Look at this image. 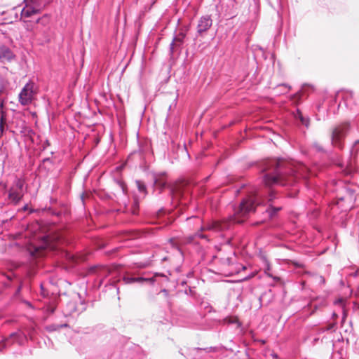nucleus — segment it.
<instances>
[{
    "instance_id": "16",
    "label": "nucleus",
    "mask_w": 359,
    "mask_h": 359,
    "mask_svg": "<svg viewBox=\"0 0 359 359\" xmlns=\"http://www.w3.org/2000/svg\"><path fill=\"white\" fill-rule=\"evenodd\" d=\"M136 185L140 192L142 193L144 195L147 194V188L145 184L140 180L136 181Z\"/></svg>"
},
{
    "instance_id": "1",
    "label": "nucleus",
    "mask_w": 359,
    "mask_h": 359,
    "mask_svg": "<svg viewBox=\"0 0 359 359\" xmlns=\"http://www.w3.org/2000/svg\"><path fill=\"white\" fill-rule=\"evenodd\" d=\"M276 194L269 189L267 190V196L263 198V195L257 190H253L247 198H244L240 203V205L235 209L233 215V222L237 223L243 222L249 215L255 211L257 205H261L265 202L269 203L266 210L269 218L274 217L277 212L282 209L280 205H276Z\"/></svg>"
},
{
    "instance_id": "3",
    "label": "nucleus",
    "mask_w": 359,
    "mask_h": 359,
    "mask_svg": "<svg viewBox=\"0 0 359 359\" xmlns=\"http://www.w3.org/2000/svg\"><path fill=\"white\" fill-rule=\"evenodd\" d=\"M37 90L35 83L33 81H29L21 90L18 95V100L21 105L27 106L32 103Z\"/></svg>"
},
{
    "instance_id": "8",
    "label": "nucleus",
    "mask_w": 359,
    "mask_h": 359,
    "mask_svg": "<svg viewBox=\"0 0 359 359\" xmlns=\"http://www.w3.org/2000/svg\"><path fill=\"white\" fill-rule=\"evenodd\" d=\"M15 57L13 50L6 45L0 46V62L2 63L11 62Z\"/></svg>"
},
{
    "instance_id": "18",
    "label": "nucleus",
    "mask_w": 359,
    "mask_h": 359,
    "mask_svg": "<svg viewBox=\"0 0 359 359\" xmlns=\"http://www.w3.org/2000/svg\"><path fill=\"white\" fill-rule=\"evenodd\" d=\"M312 147L317 151H319V152H325V149H323V147H322V145H320L318 142H313V144H312Z\"/></svg>"
},
{
    "instance_id": "19",
    "label": "nucleus",
    "mask_w": 359,
    "mask_h": 359,
    "mask_svg": "<svg viewBox=\"0 0 359 359\" xmlns=\"http://www.w3.org/2000/svg\"><path fill=\"white\" fill-rule=\"evenodd\" d=\"M300 98H301V93H297L292 96L291 100L294 103H297L299 102V100H300Z\"/></svg>"
},
{
    "instance_id": "27",
    "label": "nucleus",
    "mask_w": 359,
    "mask_h": 359,
    "mask_svg": "<svg viewBox=\"0 0 359 359\" xmlns=\"http://www.w3.org/2000/svg\"><path fill=\"white\" fill-rule=\"evenodd\" d=\"M231 323H238V326L241 325L237 319H234L233 320L231 321Z\"/></svg>"
},
{
    "instance_id": "17",
    "label": "nucleus",
    "mask_w": 359,
    "mask_h": 359,
    "mask_svg": "<svg viewBox=\"0 0 359 359\" xmlns=\"http://www.w3.org/2000/svg\"><path fill=\"white\" fill-rule=\"evenodd\" d=\"M172 197L175 200H182L184 195L180 190H172Z\"/></svg>"
},
{
    "instance_id": "4",
    "label": "nucleus",
    "mask_w": 359,
    "mask_h": 359,
    "mask_svg": "<svg viewBox=\"0 0 359 359\" xmlns=\"http://www.w3.org/2000/svg\"><path fill=\"white\" fill-rule=\"evenodd\" d=\"M25 182L22 179L17 178L8 190V199L13 205H17L24 196Z\"/></svg>"
},
{
    "instance_id": "14",
    "label": "nucleus",
    "mask_w": 359,
    "mask_h": 359,
    "mask_svg": "<svg viewBox=\"0 0 359 359\" xmlns=\"http://www.w3.org/2000/svg\"><path fill=\"white\" fill-rule=\"evenodd\" d=\"M67 327H68V324H67V323H63V324H52V325H47L46 327V330L48 332H54V331L59 330L61 328Z\"/></svg>"
},
{
    "instance_id": "26",
    "label": "nucleus",
    "mask_w": 359,
    "mask_h": 359,
    "mask_svg": "<svg viewBox=\"0 0 359 359\" xmlns=\"http://www.w3.org/2000/svg\"><path fill=\"white\" fill-rule=\"evenodd\" d=\"M196 236H198V237H200V238H205V236H204V235H203V234H202L201 233H200V232H197V233H196Z\"/></svg>"
},
{
    "instance_id": "13",
    "label": "nucleus",
    "mask_w": 359,
    "mask_h": 359,
    "mask_svg": "<svg viewBox=\"0 0 359 359\" xmlns=\"http://www.w3.org/2000/svg\"><path fill=\"white\" fill-rule=\"evenodd\" d=\"M147 280H148V279L142 278V277L135 278V277L124 276L123 278V281L124 282L125 284H132L134 283H143L144 281H147Z\"/></svg>"
},
{
    "instance_id": "30",
    "label": "nucleus",
    "mask_w": 359,
    "mask_h": 359,
    "mask_svg": "<svg viewBox=\"0 0 359 359\" xmlns=\"http://www.w3.org/2000/svg\"><path fill=\"white\" fill-rule=\"evenodd\" d=\"M41 289L42 290L43 295H45L44 292H43V287L42 285H41Z\"/></svg>"
},
{
    "instance_id": "22",
    "label": "nucleus",
    "mask_w": 359,
    "mask_h": 359,
    "mask_svg": "<svg viewBox=\"0 0 359 359\" xmlns=\"http://www.w3.org/2000/svg\"><path fill=\"white\" fill-rule=\"evenodd\" d=\"M118 184L119 187L121 189L122 191H123V193H125V191H126V187H125V184H124V183H123V182L118 181Z\"/></svg>"
},
{
    "instance_id": "23",
    "label": "nucleus",
    "mask_w": 359,
    "mask_h": 359,
    "mask_svg": "<svg viewBox=\"0 0 359 359\" xmlns=\"http://www.w3.org/2000/svg\"><path fill=\"white\" fill-rule=\"evenodd\" d=\"M352 275H353L354 277H358V276H359V267L357 269V270H356L355 272H353V273H352Z\"/></svg>"
},
{
    "instance_id": "33",
    "label": "nucleus",
    "mask_w": 359,
    "mask_h": 359,
    "mask_svg": "<svg viewBox=\"0 0 359 359\" xmlns=\"http://www.w3.org/2000/svg\"><path fill=\"white\" fill-rule=\"evenodd\" d=\"M36 252L38 253L39 255H41V253L39 251V249H36Z\"/></svg>"
},
{
    "instance_id": "20",
    "label": "nucleus",
    "mask_w": 359,
    "mask_h": 359,
    "mask_svg": "<svg viewBox=\"0 0 359 359\" xmlns=\"http://www.w3.org/2000/svg\"><path fill=\"white\" fill-rule=\"evenodd\" d=\"M55 309H56L55 306H54V305H49V306H47V307H46V311L48 313L51 314V313H54Z\"/></svg>"
},
{
    "instance_id": "5",
    "label": "nucleus",
    "mask_w": 359,
    "mask_h": 359,
    "mask_svg": "<svg viewBox=\"0 0 359 359\" xmlns=\"http://www.w3.org/2000/svg\"><path fill=\"white\" fill-rule=\"evenodd\" d=\"M349 126L347 123H344L335 127L331 135V143L333 147L339 149L344 147V140L348 130Z\"/></svg>"
},
{
    "instance_id": "12",
    "label": "nucleus",
    "mask_w": 359,
    "mask_h": 359,
    "mask_svg": "<svg viewBox=\"0 0 359 359\" xmlns=\"http://www.w3.org/2000/svg\"><path fill=\"white\" fill-rule=\"evenodd\" d=\"M167 182L165 180V174L161 173L154 176V186L159 189V194L166 187Z\"/></svg>"
},
{
    "instance_id": "7",
    "label": "nucleus",
    "mask_w": 359,
    "mask_h": 359,
    "mask_svg": "<svg viewBox=\"0 0 359 359\" xmlns=\"http://www.w3.org/2000/svg\"><path fill=\"white\" fill-rule=\"evenodd\" d=\"M212 25V20L209 15L200 18L197 25V33L199 36H203Z\"/></svg>"
},
{
    "instance_id": "21",
    "label": "nucleus",
    "mask_w": 359,
    "mask_h": 359,
    "mask_svg": "<svg viewBox=\"0 0 359 359\" xmlns=\"http://www.w3.org/2000/svg\"><path fill=\"white\" fill-rule=\"evenodd\" d=\"M278 87H283L285 89V90L283 91L282 93H287L290 90V86H287V84H280L278 86Z\"/></svg>"
},
{
    "instance_id": "9",
    "label": "nucleus",
    "mask_w": 359,
    "mask_h": 359,
    "mask_svg": "<svg viewBox=\"0 0 359 359\" xmlns=\"http://www.w3.org/2000/svg\"><path fill=\"white\" fill-rule=\"evenodd\" d=\"M9 339H12V343H18L20 345H22L26 339V337L23 332L21 331H18L15 332H13L10 334L9 338H7L4 341L3 344L1 345L0 350H2L6 347V342L8 341Z\"/></svg>"
},
{
    "instance_id": "24",
    "label": "nucleus",
    "mask_w": 359,
    "mask_h": 359,
    "mask_svg": "<svg viewBox=\"0 0 359 359\" xmlns=\"http://www.w3.org/2000/svg\"><path fill=\"white\" fill-rule=\"evenodd\" d=\"M49 247V243H48V241L47 238H46L45 241H44V246L43 248H48Z\"/></svg>"
},
{
    "instance_id": "29",
    "label": "nucleus",
    "mask_w": 359,
    "mask_h": 359,
    "mask_svg": "<svg viewBox=\"0 0 359 359\" xmlns=\"http://www.w3.org/2000/svg\"><path fill=\"white\" fill-rule=\"evenodd\" d=\"M48 41H49V38L48 37H46L44 39V40L43 41V42H48Z\"/></svg>"
},
{
    "instance_id": "31",
    "label": "nucleus",
    "mask_w": 359,
    "mask_h": 359,
    "mask_svg": "<svg viewBox=\"0 0 359 359\" xmlns=\"http://www.w3.org/2000/svg\"><path fill=\"white\" fill-rule=\"evenodd\" d=\"M194 219L196 220L197 222H200L201 219L198 217H194Z\"/></svg>"
},
{
    "instance_id": "15",
    "label": "nucleus",
    "mask_w": 359,
    "mask_h": 359,
    "mask_svg": "<svg viewBox=\"0 0 359 359\" xmlns=\"http://www.w3.org/2000/svg\"><path fill=\"white\" fill-rule=\"evenodd\" d=\"M295 117H296V118L299 119L301 121V123L303 125H304L306 127L309 126V118L304 117L303 115L302 114L301 111L299 109L297 110V114H295Z\"/></svg>"
},
{
    "instance_id": "32",
    "label": "nucleus",
    "mask_w": 359,
    "mask_h": 359,
    "mask_svg": "<svg viewBox=\"0 0 359 359\" xmlns=\"http://www.w3.org/2000/svg\"><path fill=\"white\" fill-rule=\"evenodd\" d=\"M132 213H133V214H134V215H135V214H136V213H137V210H135V209H133V210H132Z\"/></svg>"
},
{
    "instance_id": "2",
    "label": "nucleus",
    "mask_w": 359,
    "mask_h": 359,
    "mask_svg": "<svg viewBox=\"0 0 359 359\" xmlns=\"http://www.w3.org/2000/svg\"><path fill=\"white\" fill-rule=\"evenodd\" d=\"M264 170L266 173L264 176L263 182L266 187L275 184L292 185L297 180L294 170L283 160L267 161L264 164Z\"/></svg>"
},
{
    "instance_id": "25",
    "label": "nucleus",
    "mask_w": 359,
    "mask_h": 359,
    "mask_svg": "<svg viewBox=\"0 0 359 359\" xmlns=\"http://www.w3.org/2000/svg\"><path fill=\"white\" fill-rule=\"evenodd\" d=\"M46 20V17H45V16H44V17H43V18H39V19L37 20L36 22H37V23H39L41 21H43V20Z\"/></svg>"
},
{
    "instance_id": "10",
    "label": "nucleus",
    "mask_w": 359,
    "mask_h": 359,
    "mask_svg": "<svg viewBox=\"0 0 359 359\" xmlns=\"http://www.w3.org/2000/svg\"><path fill=\"white\" fill-rule=\"evenodd\" d=\"M227 227L226 224H223L219 221H213L210 223L206 224L201 227V231H223L224 229Z\"/></svg>"
},
{
    "instance_id": "6",
    "label": "nucleus",
    "mask_w": 359,
    "mask_h": 359,
    "mask_svg": "<svg viewBox=\"0 0 359 359\" xmlns=\"http://www.w3.org/2000/svg\"><path fill=\"white\" fill-rule=\"evenodd\" d=\"M25 6L21 11V17L30 18L40 12L42 8L41 0H24Z\"/></svg>"
},
{
    "instance_id": "11",
    "label": "nucleus",
    "mask_w": 359,
    "mask_h": 359,
    "mask_svg": "<svg viewBox=\"0 0 359 359\" xmlns=\"http://www.w3.org/2000/svg\"><path fill=\"white\" fill-rule=\"evenodd\" d=\"M184 38H185V34H184L182 32L179 33L177 36H175L173 38L172 41L170 45V52L171 55L173 54L174 51L177 48L181 47V46L184 43Z\"/></svg>"
},
{
    "instance_id": "28",
    "label": "nucleus",
    "mask_w": 359,
    "mask_h": 359,
    "mask_svg": "<svg viewBox=\"0 0 359 359\" xmlns=\"http://www.w3.org/2000/svg\"><path fill=\"white\" fill-rule=\"evenodd\" d=\"M268 276H271L272 277L274 280H279V278L276 277V276H272L271 274L268 273Z\"/></svg>"
}]
</instances>
